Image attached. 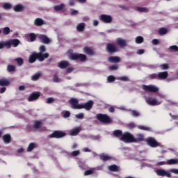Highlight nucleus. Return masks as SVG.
<instances>
[{"label": "nucleus", "mask_w": 178, "mask_h": 178, "mask_svg": "<svg viewBox=\"0 0 178 178\" xmlns=\"http://www.w3.org/2000/svg\"><path fill=\"white\" fill-rule=\"evenodd\" d=\"M70 104L72 105V109H86V111H91L94 106V101L89 100L84 104H79V100L76 98H72Z\"/></svg>", "instance_id": "nucleus-1"}, {"label": "nucleus", "mask_w": 178, "mask_h": 178, "mask_svg": "<svg viewBox=\"0 0 178 178\" xmlns=\"http://www.w3.org/2000/svg\"><path fill=\"white\" fill-rule=\"evenodd\" d=\"M47 58H49V54L48 53H44L43 54L41 53L33 52L29 56V63H34L37 59L39 62H44Z\"/></svg>", "instance_id": "nucleus-2"}, {"label": "nucleus", "mask_w": 178, "mask_h": 178, "mask_svg": "<svg viewBox=\"0 0 178 178\" xmlns=\"http://www.w3.org/2000/svg\"><path fill=\"white\" fill-rule=\"evenodd\" d=\"M120 140L121 141H124V143H137V140H136L134 136L129 132H124Z\"/></svg>", "instance_id": "nucleus-3"}, {"label": "nucleus", "mask_w": 178, "mask_h": 178, "mask_svg": "<svg viewBox=\"0 0 178 178\" xmlns=\"http://www.w3.org/2000/svg\"><path fill=\"white\" fill-rule=\"evenodd\" d=\"M96 119L101 123H106V124L112 123V119L106 114L98 113L96 115Z\"/></svg>", "instance_id": "nucleus-4"}, {"label": "nucleus", "mask_w": 178, "mask_h": 178, "mask_svg": "<svg viewBox=\"0 0 178 178\" xmlns=\"http://www.w3.org/2000/svg\"><path fill=\"white\" fill-rule=\"evenodd\" d=\"M71 60H80V62H86L87 60V56L83 54L72 53L70 55Z\"/></svg>", "instance_id": "nucleus-5"}, {"label": "nucleus", "mask_w": 178, "mask_h": 178, "mask_svg": "<svg viewBox=\"0 0 178 178\" xmlns=\"http://www.w3.org/2000/svg\"><path fill=\"white\" fill-rule=\"evenodd\" d=\"M66 136V133L62 131H54L51 134L49 135V138H63Z\"/></svg>", "instance_id": "nucleus-6"}, {"label": "nucleus", "mask_w": 178, "mask_h": 178, "mask_svg": "<svg viewBox=\"0 0 178 178\" xmlns=\"http://www.w3.org/2000/svg\"><path fill=\"white\" fill-rule=\"evenodd\" d=\"M106 51L108 54H116L118 47L113 43H107L106 46Z\"/></svg>", "instance_id": "nucleus-7"}, {"label": "nucleus", "mask_w": 178, "mask_h": 178, "mask_svg": "<svg viewBox=\"0 0 178 178\" xmlns=\"http://www.w3.org/2000/svg\"><path fill=\"white\" fill-rule=\"evenodd\" d=\"M146 143L149 147L152 148H156V147H159V143L155 140V138L152 137H149L146 139Z\"/></svg>", "instance_id": "nucleus-8"}, {"label": "nucleus", "mask_w": 178, "mask_h": 178, "mask_svg": "<svg viewBox=\"0 0 178 178\" xmlns=\"http://www.w3.org/2000/svg\"><path fill=\"white\" fill-rule=\"evenodd\" d=\"M143 90L146 92H158V91H159V88H158V87L152 85H143Z\"/></svg>", "instance_id": "nucleus-9"}, {"label": "nucleus", "mask_w": 178, "mask_h": 178, "mask_svg": "<svg viewBox=\"0 0 178 178\" xmlns=\"http://www.w3.org/2000/svg\"><path fill=\"white\" fill-rule=\"evenodd\" d=\"M99 20L103 22V23H106L107 24L112 23L113 19L112 18V16L108 15L106 14H102L99 17Z\"/></svg>", "instance_id": "nucleus-10"}, {"label": "nucleus", "mask_w": 178, "mask_h": 178, "mask_svg": "<svg viewBox=\"0 0 178 178\" xmlns=\"http://www.w3.org/2000/svg\"><path fill=\"white\" fill-rule=\"evenodd\" d=\"M39 40L42 42V44H48L51 42V39L45 35H39Z\"/></svg>", "instance_id": "nucleus-11"}, {"label": "nucleus", "mask_w": 178, "mask_h": 178, "mask_svg": "<svg viewBox=\"0 0 178 178\" xmlns=\"http://www.w3.org/2000/svg\"><path fill=\"white\" fill-rule=\"evenodd\" d=\"M146 102L148 104V105H151L152 106H155L156 105H161V102H158L155 99H152V98H147L146 99Z\"/></svg>", "instance_id": "nucleus-12"}, {"label": "nucleus", "mask_w": 178, "mask_h": 178, "mask_svg": "<svg viewBox=\"0 0 178 178\" xmlns=\"http://www.w3.org/2000/svg\"><path fill=\"white\" fill-rule=\"evenodd\" d=\"M116 43L118 47H120L121 48H123L127 45V42L126 40H124L122 38H118L116 39Z\"/></svg>", "instance_id": "nucleus-13"}, {"label": "nucleus", "mask_w": 178, "mask_h": 178, "mask_svg": "<svg viewBox=\"0 0 178 178\" xmlns=\"http://www.w3.org/2000/svg\"><path fill=\"white\" fill-rule=\"evenodd\" d=\"M40 98V92H33L31 95H30L28 101L29 102H33V101H35L36 99H38Z\"/></svg>", "instance_id": "nucleus-14"}, {"label": "nucleus", "mask_w": 178, "mask_h": 178, "mask_svg": "<svg viewBox=\"0 0 178 178\" xmlns=\"http://www.w3.org/2000/svg\"><path fill=\"white\" fill-rule=\"evenodd\" d=\"M168 76H169V74L166 71L159 72L157 74L159 80H166V79H168Z\"/></svg>", "instance_id": "nucleus-15"}, {"label": "nucleus", "mask_w": 178, "mask_h": 178, "mask_svg": "<svg viewBox=\"0 0 178 178\" xmlns=\"http://www.w3.org/2000/svg\"><path fill=\"white\" fill-rule=\"evenodd\" d=\"M83 52L86 54V55H88L89 56H92V55H95V51H94L92 49L87 46L83 47Z\"/></svg>", "instance_id": "nucleus-16"}, {"label": "nucleus", "mask_w": 178, "mask_h": 178, "mask_svg": "<svg viewBox=\"0 0 178 178\" xmlns=\"http://www.w3.org/2000/svg\"><path fill=\"white\" fill-rule=\"evenodd\" d=\"M12 140V136L9 134H6L3 136V141L4 144H9Z\"/></svg>", "instance_id": "nucleus-17"}, {"label": "nucleus", "mask_w": 178, "mask_h": 178, "mask_svg": "<svg viewBox=\"0 0 178 178\" xmlns=\"http://www.w3.org/2000/svg\"><path fill=\"white\" fill-rule=\"evenodd\" d=\"M108 60L111 63H119L120 62V58L118 56H110L108 58Z\"/></svg>", "instance_id": "nucleus-18"}, {"label": "nucleus", "mask_w": 178, "mask_h": 178, "mask_svg": "<svg viewBox=\"0 0 178 178\" xmlns=\"http://www.w3.org/2000/svg\"><path fill=\"white\" fill-rule=\"evenodd\" d=\"M6 47L7 49H10V42L7 40L3 42H0V49H3V48Z\"/></svg>", "instance_id": "nucleus-19"}, {"label": "nucleus", "mask_w": 178, "mask_h": 178, "mask_svg": "<svg viewBox=\"0 0 178 178\" xmlns=\"http://www.w3.org/2000/svg\"><path fill=\"white\" fill-rule=\"evenodd\" d=\"M9 41L10 44V48H12V45L13 47L16 48V47H17L20 44V40L19 39H11L9 40Z\"/></svg>", "instance_id": "nucleus-20"}, {"label": "nucleus", "mask_w": 178, "mask_h": 178, "mask_svg": "<svg viewBox=\"0 0 178 178\" xmlns=\"http://www.w3.org/2000/svg\"><path fill=\"white\" fill-rule=\"evenodd\" d=\"M10 84V81L6 79H0V87H8Z\"/></svg>", "instance_id": "nucleus-21"}, {"label": "nucleus", "mask_w": 178, "mask_h": 178, "mask_svg": "<svg viewBox=\"0 0 178 178\" xmlns=\"http://www.w3.org/2000/svg\"><path fill=\"white\" fill-rule=\"evenodd\" d=\"M69 66V63L68 61L66 60H63L58 63V67L60 69H66Z\"/></svg>", "instance_id": "nucleus-22"}, {"label": "nucleus", "mask_w": 178, "mask_h": 178, "mask_svg": "<svg viewBox=\"0 0 178 178\" xmlns=\"http://www.w3.org/2000/svg\"><path fill=\"white\" fill-rule=\"evenodd\" d=\"M14 12H23L24 10V6L22 4L15 5L13 7Z\"/></svg>", "instance_id": "nucleus-23"}, {"label": "nucleus", "mask_w": 178, "mask_h": 178, "mask_svg": "<svg viewBox=\"0 0 178 178\" xmlns=\"http://www.w3.org/2000/svg\"><path fill=\"white\" fill-rule=\"evenodd\" d=\"M108 170L111 172H119L120 168L116 164H113L108 167Z\"/></svg>", "instance_id": "nucleus-24"}, {"label": "nucleus", "mask_w": 178, "mask_h": 178, "mask_svg": "<svg viewBox=\"0 0 178 178\" xmlns=\"http://www.w3.org/2000/svg\"><path fill=\"white\" fill-rule=\"evenodd\" d=\"M84 29H86V24L85 23H80L76 26V30L79 33H83V31H84Z\"/></svg>", "instance_id": "nucleus-25"}, {"label": "nucleus", "mask_w": 178, "mask_h": 178, "mask_svg": "<svg viewBox=\"0 0 178 178\" xmlns=\"http://www.w3.org/2000/svg\"><path fill=\"white\" fill-rule=\"evenodd\" d=\"M35 26H41L44 24V22L42 19L41 18H36L34 21Z\"/></svg>", "instance_id": "nucleus-26"}, {"label": "nucleus", "mask_w": 178, "mask_h": 178, "mask_svg": "<svg viewBox=\"0 0 178 178\" xmlns=\"http://www.w3.org/2000/svg\"><path fill=\"white\" fill-rule=\"evenodd\" d=\"M100 159L103 161V162H106V161H110V159H112V157H111L108 154H102L100 155Z\"/></svg>", "instance_id": "nucleus-27"}, {"label": "nucleus", "mask_w": 178, "mask_h": 178, "mask_svg": "<svg viewBox=\"0 0 178 178\" xmlns=\"http://www.w3.org/2000/svg\"><path fill=\"white\" fill-rule=\"evenodd\" d=\"M136 10L142 13H148L149 12V10L146 7H137Z\"/></svg>", "instance_id": "nucleus-28"}, {"label": "nucleus", "mask_w": 178, "mask_h": 178, "mask_svg": "<svg viewBox=\"0 0 178 178\" xmlns=\"http://www.w3.org/2000/svg\"><path fill=\"white\" fill-rule=\"evenodd\" d=\"M63 8H65V4L63 3H60L59 5H57V6H55L54 7V10L56 11V12H59L60 10H63Z\"/></svg>", "instance_id": "nucleus-29"}, {"label": "nucleus", "mask_w": 178, "mask_h": 178, "mask_svg": "<svg viewBox=\"0 0 178 178\" xmlns=\"http://www.w3.org/2000/svg\"><path fill=\"white\" fill-rule=\"evenodd\" d=\"M42 124V122H41V121L36 120L33 124V128L38 130V129H41Z\"/></svg>", "instance_id": "nucleus-30"}, {"label": "nucleus", "mask_w": 178, "mask_h": 178, "mask_svg": "<svg viewBox=\"0 0 178 178\" xmlns=\"http://www.w3.org/2000/svg\"><path fill=\"white\" fill-rule=\"evenodd\" d=\"M178 163V159H171L167 161L168 165H177Z\"/></svg>", "instance_id": "nucleus-31"}, {"label": "nucleus", "mask_w": 178, "mask_h": 178, "mask_svg": "<svg viewBox=\"0 0 178 178\" xmlns=\"http://www.w3.org/2000/svg\"><path fill=\"white\" fill-rule=\"evenodd\" d=\"M16 70V67L13 65H8L7 66V72H8V73H12V72H15Z\"/></svg>", "instance_id": "nucleus-32"}, {"label": "nucleus", "mask_w": 178, "mask_h": 178, "mask_svg": "<svg viewBox=\"0 0 178 178\" xmlns=\"http://www.w3.org/2000/svg\"><path fill=\"white\" fill-rule=\"evenodd\" d=\"M113 136H115V137H122L123 136V131L119 130V129H117V130H115L113 131Z\"/></svg>", "instance_id": "nucleus-33"}, {"label": "nucleus", "mask_w": 178, "mask_h": 178, "mask_svg": "<svg viewBox=\"0 0 178 178\" xmlns=\"http://www.w3.org/2000/svg\"><path fill=\"white\" fill-rule=\"evenodd\" d=\"M136 143H138V141H144V135H143V134H138L136 135Z\"/></svg>", "instance_id": "nucleus-34"}, {"label": "nucleus", "mask_w": 178, "mask_h": 178, "mask_svg": "<svg viewBox=\"0 0 178 178\" xmlns=\"http://www.w3.org/2000/svg\"><path fill=\"white\" fill-rule=\"evenodd\" d=\"M159 35H165V34H168V29L166 28H160L159 29Z\"/></svg>", "instance_id": "nucleus-35"}, {"label": "nucleus", "mask_w": 178, "mask_h": 178, "mask_svg": "<svg viewBox=\"0 0 178 178\" xmlns=\"http://www.w3.org/2000/svg\"><path fill=\"white\" fill-rule=\"evenodd\" d=\"M80 133V128L76 127L71 131L70 136H77Z\"/></svg>", "instance_id": "nucleus-36"}, {"label": "nucleus", "mask_w": 178, "mask_h": 178, "mask_svg": "<svg viewBox=\"0 0 178 178\" xmlns=\"http://www.w3.org/2000/svg\"><path fill=\"white\" fill-rule=\"evenodd\" d=\"M40 77H41V73L38 72L32 76L31 79L33 81H37Z\"/></svg>", "instance_id": "nucleus-37"}, {"label": "nucleus", "mask_w": 178, "mask_h": 178, "mask_svg": "<svg viewBox=\"0 0 178 178\" xmlns=\"http://www.w3.org/2000/svg\"><path fill=\"white\" fill-rule=\"evenodd\" d=\"M3 35H8L10 33V28L6 26L3 28Z\"/></svg>", "instance_id": "nucleus-38"}, {"label": "nucleus", "mask_w": 178, "mask_h": 178, "mask_svg": "<svg viewBox=\"0 0 178 178\" xmlns=\"http://www.w3.org/2000/svg\"><path fill=\"white\" fill-rule=\"evenodd\" d=\"M34 148H35V144L34 143H31L27 147V152H31Z\"/></svg>", "instance_id": "nucleus-39"}, {"label": "nucleus", "mask_w": 178, "mask_h": 178, "mask_svg": "<svg viewBox=\"0 0 178 178\" xmlns=\"http://www.w3.org/2000/svg\"><path fill=\"white\" fill-rule=\"evenodd\" d=\"M138 129L140 130H144L145 131H151V127L143 126V125H138Z\"/></svg>", "instance_id": "nucleus-40"}, {"label": "nucleus", "mask_w": 178, "mask_h": 178, "mask_svg": "<svg viewBox=\"0 0 178 178\" xmlns=\"http://www.w3.org/2000/svg\"><path fill=\"white\" fill-rule=\"evenodd\" d=\"M29 37L30 38L31 42H34V41L37 40V35H35L33 33H29Z\"/></svg>", "instance_id": "nucleus-41"}, {"label": "nucleus", "mask_w": 178, "mask_h": 178, "mask_svg": "<svg viewBox=\"0 0 178 178\" xmlns=\"http://www.w3.org/2000/svg\"><path fill=\"white\" fill-rule=\"evenodd\" d=\"M15 61L17 62V66H22L23 63H24V60L22 58H16Z\"/></svg>", "instance_id": "nucleus-42"}, {"label": "nucleus", "mask_w": 178, "mask_h": 178, "mask_svg": "<svg viewBox=\"0 0 178 178\" xmlns=\"http://www.w3.org/2000/svg\"><path fill=\"white\" fill-rule=\"evenodd\" d=\"M118 69H119V65H113L108 66V70L110 72H113L114 70H118Z\"/></svg>", "instance_id": "nucleus-43"}, {"label": "nucleus", "mask_w": 178, "mask_h": 178, "mask_svg": "<svg viewBox=\"0 0 178 178\" xmlns=\"http://www.w3.org/2000/svg\"><path fill=\"white\" fill-rule=\"evenodd\" d=\"M136 44H143L144 42V38L143 36H138L136 38Z\"/></svg>", "instance_id": "nucleus-44"}, {"label": "nucleus", "mask_w": 178, "mask_h": 178, "mask_svg": "<svg viewBox=\"0 0 178 178\" xmlns=\"http://www.w3.org/2000/svg\"><path fill=\"white\" fill-rule=\"evenodd\" d=\"M165 173H166V171L165 170H156V175H158V176H162L163 177H164Z\"/></svg>", "instance_id": "nucleus-45"}, {"label": "nucleus", "mask_w": 178, "mask_h": 178, "mask_svg": "<svg viewBox=\"0 0 178 178\" xmlns=\"http://www.w3.org/2000/svg\"><path fill=\"white\" fill-rule=\"evenodd\" d=\"M131 112V116H133L134 118H138V116H140V112L136 111V110H130Z\"/></svg>", "instance_id": "nucleus-46"}, {"label": "nucleus", "mask_w": 178, "mask_h": 178, "mask_svg": "<svg viewBox=\"0 0 178 178\" xmlns=\"http://www.w3.org/2000/svg\"><path fill=\"white\" fill-rule=\"evenodd\" d=\"M3 9H6V10L12 9V4H10V3H4L3 5Z\"/></svg>", "instance_id": "nucleus-47"}, {"label": "nucleus", "mask_w": 178, "mask_h": 178, "mask_svg": "<svg viewBox=\"0 0 178 178\" xmlns=\"http://www.w3.org/2000/svg\"><path fill=\"white\" fill-rule=\"evenodd\" d=\"M115 80H116V78L113 75H110L107 78V81L108 83H113V81H115Z\"/></svg>", "instance_id": "nucleus-48"}, {"label": "nucleus", "mask_w": 178, "mask_h": 178, "mask_svg": "<svg viewBox=\"0 0 178 178\" xmlns=\"http://www.w3.org/2000/svg\"><path fill=\"white\" fill-rule=\"evenodd\" d=\"M160 67L162 70H168V69H169V65L168 63L161 64Z\"/></svg>", "instance_id": "nucleus-49"}, {"label": "nucleus", "mask_w": 178, "mask_h": 178, "mask_svg": "<svg viewBox=\"0 0 178 178\" xmlns=\"http://www.w3.org/2000/svg\"><path fill=\"white\" fill-rule=\"evenodd\" d=\"M39 51H40L39 54H42V53L45 52V51H47V49L45 48L44 44H42L39 47Z\"/></svg>", "instance_id": "nucleus-50"}, {"label": "nucleus", "mask_w": 178, "mask_h": 178, "mask_svg": "<svg viewBox=\"0 0 178 178\" xmlns=\"http://www.w3.org/2000/svg\"><path fill=\"white\" fill-rule=\"evenodd\" d=\"M170 51H174V52H178V47L176 45H172L169 47Z\"/></svg>", "instance_id": "nucleus-51"}, {"label": "nucleus", "mask_w": 178, "mask_h": 178, "mask_svg": "<svg viewBox=\"0 0 178 178\" xmlns=\"http://www.w3.org/2000/svg\"><path fill=\"white\" fill-rule=\"evenodd\" d=\"M149 77H150L152 79V80H159L158 78V74H151Z\"/></svg>", "instance_id": "nucleus-52"}, {"label": "nucleus", "mask_w": 178, "mask_h": 178, "mask_svg": "<svg viewBox=\"0 0 178 178\" xmlns=\"http://www.w3.org/2000/svg\"><path fill=\"white\" fill-rule=\"evenodd\" d=\"M75 118H76V119H84V113H79L75 115Z\"/></svg>", "instance_id": "nucleus-53"}, {"label": "nucleus", "mask_w": 178, "mask_h": 178, "mask_svg": "<svg viewBox=\"0 0 178 178\" xmlns=\"http://www.w3.org/2000/svg\"><path fill=\"white\" fill-rule=\"evenodd\" d=\"M118 80H120V81H129V77H127V76H121L118 79Z\"/></svg>", "instance_id": "nucleus-54"}, {"label": "nucleus", "mask_w": 178, "mask_h": 178, "mask_svg": "<svg viewBox=\"0 0 178 178\" xmlns=\"http://www.w3.org/2000/svg\"><path fill=\"white\" fill-rule=\"evenodd\" d=\"M94 173V171L92 170H87L84 172L85 176H90V175H92Z\"/></svg>", "instance_id": "nucleus-55"}, {"label": "nucleus", "mask_w": 178, "mask_h": 178, "mask_svg": "<svg viewBox=\"0 0 178 178\" xmlns=\"http://www.w3.org/2000/svg\"><path fill=\"white\" fill-rule=\"evenodd\" d=\"M80 154V150H75V151H73L72 153H71V155L72 156H79V154Z\"/></svg>", "instance_id": "nucleus-56"}, {"label": "nucleus", "mask_w": 178, "mask_h": 178, "mask_svg": "<svg viewBox=\"0 0 178 178\" xmlns=\"http://www.w3.org/2000/svg\"><path fill=\"white\" fill-rule=\"evenodd\" d=\"M53 81H54V83H59V76H58L56 74H54L53 76Z\"/></svg>", "instance_id": "nucleus-57"}, {"label": "nucleus", "mask_w": 178, "mask_h": 178, "mask_svg": "<svg viewBox=\"0 0 178 178\" xmlns=\"http://www.w3.org/2000/svg\"><path fill=\"white\" fill-rule=\"evenodd\" d=\"M70 117V113L69 111H65L63 114V118H67Z\"/></svg>", "instance_id": "nucleus-58"}, {"label": "nucleus", "mask_w": 178, "mask_h": 178, "mask_svg": "<svg viewBox=\"0 0 178 178\" xmlns=\"http://www.w3.org/2000/svg\"><path fill=\"white\" fill-rule=\"evenodd\" d=\"M127 127H129V129H134L136 127V124H134V122H131L128 124Z\"/></svg>", "instance_id": "nucleus-59"}, {"label": "nucleus", "mask_w": 178, "mask_h": 178, "mask_svg": "<svg viewBox=\"0 0 178 178\" xmlns=\"http://www.w3.org/2000/svg\"><path fill=\"white\" fill-rule=\"evenodd\" d=\"M54 101H55V99H54L52 97H49L47 100V104H52V102H54Z\"/></svg>", "instance_id": "nucleus-60"}, {"label": "nucleus", "mask_w": 178, "mask_h": 178, "mask_svg": "<svg viewBox=\"0 0 178 178\" xmlns=\"http://www.w3.org/2000/svg\"><path fill=\"white\" fill-rule=\"evenodd\" d=\"M152 44L153 45H158V44H159V40L158 39H153Z\"/></svg>", "instance_id": "nucleus-61"}, {"label": "nucleus", "mask_w": 178, "mask_h": 178, "mask_svg": "<svg viewBox=\"0 0 178 178\" xmlns=\"http://www.w3.org/2000/svg\"><path fill=\"white\" fill-rule=\"evenodd\" d=\"M144 52H145V51H144V49H138L137 51L138 55H143V54H144Z\"/></svg>", "instance_id": "nucleus-62"}, {"label": "nucleus", "mask_w": 178, "mask_h": 178, "mask_svg": "<svg viewBox=\"0 0 178 178\" xmlns=\"http://www.w3.org/2000/svg\"><path fill=\"white\" fill-rule=\"evenodd\" d=\"M170 172L172 173H175V175H178V169L172 168L170 170Z\"/></svg>", "instance_id": "nucleus-63"}, {"label": "nucleus", "mask_w": 178, "mask_h": 178, "mask_svg": "<svg viewBox=\"0 0 178 178\" xmlns=\"http://www.w3.org/2000/svg\"><path fill=\"white\" fill-rule=\"evenodd\" d=\"M5 91H6V88H5V87L1 88L0 94H3V92H5Z\"/></svg>", "instance_id": "nucleus-64"}]
</instances>
